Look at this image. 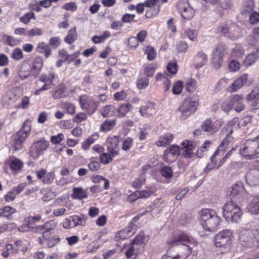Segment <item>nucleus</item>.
<instances>
[{"instance_id":"56","label":"nucleus","mask_w":259,"mask_h":259,"mask_svg":"<svg viewBox=\"0 0 259 259\" xmlns=\"http://www.w3.org/2000/svg\"><path fill=\"white\" fill-rule=\"evenodd\" d=\"M233 140V138L231 136H230L229 134H227L225 137V138L224 139L222 143L220 145L218 149L221 150H223V148L225 146L228 145L231 142V141Z\"/></svg>"},{"instance_id":"15","label":"nucleus","mask_w":259,"mask_h":259,"mask_svg":"<svg viewBox=\"0 0 259 259\" xmlns=\"http://www.w3.org/2000/svg\"><path fill=\"white\" fill-rule=\"evenodd\" d=\"M246 182L251 186L259 185V169L253 168L250 169L246 174Z\"/></svg>"},{"instance_id":"19","label":"nucleus","mask_w":259,"mask_h":259,"mask_svg":"<svg viewBox=\"0 0 259 259\" xmlns=\"http://www.w3.org/2000/svg\"><path fill=\"white\" fill-rule=\"evenodd\" d=\"M135 233V229L131 226H128L119 231L115 235L116 239H125L133 236Z\"/></svg>"},{"instance_id":"3","label":"nucleus","mask_w":259,"mask_h":259,"mask_svg":"<svg viewBox=\"0 0 259 259\" xmlns=\"http://www.w3.org/2000/svg\"><path fill=\"white\" fill-rule=\"evenodd\" d=\"M30 131V122L28 120H26L23 124L22 129L13 136L12 147L14 149L15 151L23 147L24 142L29 135Z\"/></svg>"},{"instance_id":"64","label":"nucleus","mask_w":259,"mask_h":259,"mask_svg":"<svg viewBox=\"0 0 259 259\" xmlns=\"http://www.w3.org/2000/svg\"><path fill=\"white\" fill-rule=\"evenodd\" d=\"M259 22V13L257 12L252 13L249 16V22L251 24H257Z\"/></svg>"},{"instance_id":"43","label":"nucleus","mask_w":259,"mask_h":259,"mask_svg":"<svg viewBox=\"0 0 259 259\" xmlns=\"http://www.w3.org/2000/svg\"><path fill=\"white\" fill-rule=\"evenodd\" d=\"M149 8L147 10L145 13V17L147 18H152L158 14L159 13L160 8L158 6L156 8L149 7Z\"/></svg>"},{"instance_id":"34","label":"nucleus","mask_w":259,"mask_h":259,"mask_svg":"<svg viewBox=\"0 0 259 259\" xmlns=\"http://www.w3.org/2000/svg\"><path fill=\"white\" fill-rule=\"evenodd\" d=\"M244 191V187L241 182H238L231 188L230 191V195L233 196L237 195Z\"/></svg>"},{"instance_id":"52","label":"nucleus","mask_w":259,"mask_h":259,"mask_svg":"<svg viewBox=\"0 0 259 259\" xmlns=\"http://www.w3.org/2000/svg\"><path fill=\"white\" fill-rule=\"evenodd\" d=\"M149 81L147 78H141L138 80L137 85L139 89L141 90L145 88L148 84Z\"/></svg>"},{"instance_id":"62","label":"nucleus","mask_w":259,"mask_h":259,"mask_svg":"<svg viewBox=\"0 0 259 259\" xmlns=\"http://www.w3.org/2000/svg\"><path fill=\"white\" fill-rule=\"evenodd\" d=\"M18 75L21 79H25L27 78L29 75H31V72L29 70H25V67L22 66L19 72Z\"/></svg>"},{"instance_id":"61","label":"nucleus","mask_w":259,"mask_h":259,"mask_svg":"<svg viewBox=\"0 0 259 259\" xmlns=\"http://www.w3.org/2000/svg\"><path fill=\"white\" fill-rule=\"evenodd\" d=\"M145 183V179L142 178L136 179L133 182L132 186L136 189H140Z\"/></svg>"},{"instance_id":"18","label":"nucleus","mask_w":259,"mask_h":259,"mask_svg":"<svg viewBox=\"0 0 259 259\" xmlns=\"http://www.w3.org/2000/svg\"><path fill=\"white\" fill-rule=\"evenodd\" d=\"M220 30L224 36L228 37L230 39L236 40L238 39L239 37L238 30H235L232 32L230 31L228 27L226 25L220 26Z\"/></svg>"},{"instance_id":"45","label":"nucleus","mask_w":259,"mask_h":259,"mask_svg":"<svg viewBox=\"0 0 259 259\" xmlns=\"http://www.w3.org/2000/svg\"><path fill=\"white\" fill-rule=\"evenodd\" d=\"M149 127L148 125H144L142 127H139V137L140 141H143L146 139L147 136L148 134V130Z\"/></svg>"},{"instance_id":"24","label":"nucleus","mask_w":259,"mask_h":259,"mask_svg":"<svg viewBox=\"0 0 259 259\" xmlns=\"http://www.w3.org/2000/svg\"><path fill=\"white\" fill-rule=\"evenodd\" d=\"M180 154V147L176 145H173L169 147L168 149H166L164 151L163 156L164 157L165 160L169 161V160H166L167 157L169 156L176 157Z\"/></svg>"},{"instance_id":"9","label":"nucleus","mask_w":259,"mask_h":259,"mask_svg":"<svg viewBox=\"0 0 259 259\" xmlns=\"http://www.w3.org/2000/svg\"><path fill=\"white\" fill-rule=\"evenodd\" d=\"M225 46L223 44H219L216 46L212 53V62L213 66L219 69L223 63V58L225 53Z\"/></svg>"},{"instance_id":"58","label":"nucleus","mask_w":259,"mask_h":259,"mask_svg":"<svg viewBox=\"0 0 259 259\" xmlns=\"http://www.w3.org/2000/svg\"><path fill=\"white\" fill-rule=\"evenodd\" d=\"M55 175L54 172H50L47 173L45 178L42 179V182L45 184H51L54 180Z\"/></svg>"},{"instance_id":"12","label":"nucleus","mask_w":259,"mask_h":259,"mask_svg":"<svg viewBox=\"0 0 259 259\" xmlns=\"http://www.w3.org/2000/svg\"><path fill=\"white\" fill-rule=\"evenodd\" d=\"M118 143L119 137L117 136L108 137L106 140V146L108 151L113 157L118 154Z\"/></svg>"},{"instance_id":"63","label":"nucleus","mask_w":259,"mask_h":259,"mask_svg":"<svg viewBox=\"0 0 259 259\" xmlns=\"http://www.w3.org/2000/svg\"><path fill=\"white\" fill-rule=\"evenodd\" d=\"M95 141L93 136L89 137L82 144V148L84 149H88L90 146L93 144Z\"/></svg>"},{"instance_id":"59","label":"nucleus","mask_w":259,"mask_h":259,"mask_svg":"<svg viewBox=\"0 0 259 259\" xmlns=\"http://www.w3.org/2000/svg\"><path fill=\"white\" fill-rule=\"evenodd\" d=\"M52 96L56 99L64 98L66 96L65 92L64 89H59L54 92Z\"/></svg>"},{"instance_id":"25","label":"nucleus","mask_w":259,"mask_h":259,"mask_svg":"<svg viewBox=\"0 0 259 259\" xmlns=\"http://www.w3.org/2000/svg\"><path fill=\"white\" fill-rule=\"evenodd\" d=\"M255 7V3L254 0H244L242 6L241 13L245 14L251 13Z\"/></svg>"},{"instance_id":"10","label":"nucleus","mask_w":259,"mask_h":259,"mask_svg":"<svg viewBox=\"0 0 259 259\" xmlns=\"http://www.w3.org/2000/svg\"><path fill=\"white\" fill-rule=\"evenodd\" d=\"M232 232L227 230H223L217 234L215 238V244L218 247H225L230 244Z\"/></svg>"},{"instance_id":"5","label":"nucleus","mask_w":259,"mask_h":259,"mask_svg":"<svg viewBox=\"0 0 259 259\" xmlns=\"http://www.w3.org/2000/svg\"><path fill=\"white\" fill-rule=\"evenodd\" d=\"M259 236V226L255 229H242L239 233V240L241 244L246 247H251L254 238L258 239Z\"/></svg>"},{"instance_id":"53","label":"nucleus","mask_w":259,"mask_h":259,"mask_svg":"<svg viewBox=\"0 0 259 259\" xmlns=\"http://www.w3.org/2000/svg\"><path fill=\"white\" fill-rule=\"evenodd\" d=\"M210 144V142L209 140H206L204 143V145L201 146L197 150V155L199 157H201L202 156V153L207 150L208 146Z\"/></svg>"},{"instance_id":"39","label":"nucleus","mask_w":259,"mask_h":259,"mask_svg":"<svg viewBox=\"0 0 259 259\" xmlns=\"http://www.w3.org/2000/svg\"><path fill=\"white\" fill-rule=\"evenodd\" d=\"M73 191L72 196L75 198L81 199L87 198L88 196L86 191L81 188H74Z\"/></svg>"},{"instance_id":"26","label":"nucleus","mask_w":259,"mask_h":259,"mask_svg":"<svg viewBox=\"0 0 259 259\" xmlns=\"http://www.w3.org/2000/svg\"><path fill=\"white\" fill-rule=\"evenodd\" d=\"M259 58V51L256 50L248 54L245 58L244 63L246 66H249L253 64Z\"/></svg>"},{"instance_id":"23","label":"nucleus","mask_w":259,"mask_h":259,"mask_svg":"<svg viewBox=\"0 0 259 259\" xmlns=\"http://www.w3.org/2000/svg\"><path fill=\"white\" fill-rule=\"evenodd\" d=\"M174 139V135L170 133H166L159 137V140L156 142V145L158 146H164L170 144Z\"/></svg>"},{"instance_id":"29","label":"nucleus","mask_w":259,"mask_h":259,"mask_svg":"<svg viewBox=\"0 0 259 259\" xmlns=\"http://www.w3.org/2000/svg\"><path fill=\"white\" fill-rule=\"evenodd\" d=\"M116 124V120H106L100 126V131L102 132L109 131L112 130Z\"/></svg>"},{"instance_id":"7","label":"nucleus","mask_w":259,"mask_h":259,"mask_svg":"<svg viewBox=\"0 0 259 259\" xmlns=\"http://www.w3.org/2000/svg\"><path fill=\"white\" fill-rule=\"evenodd\" d=\"M49 145V142L44 139L37 140L33 143L29 150V155L34 159H37L42 155Z\"/></svg>"},{"instance_id":"22","label":"nucleus","mask_w":259,"mask_h":259,"mask_svg":"<svg viewBox=\"0 0 259 259\" xmlns=\"http://www.w3.org/2000/svg\"><path fill=\"white\" fill-rule=\"evenodd\" d=\"M194 148L193 142L191 141L185 140L182 143V149L184 151V155L186 158H190L192 156V151Z\"/></svg>"},{"instance_id":"55","label":"nucleus","mask_w":259,"mask_h":259,"mask_svg":"<svg viewBox=\"0 0 259 259\" xmlns=\"http://www.w3.org/2000/svg\"><path fill=\"white\" fill-rule=\"evenodd\" d=\"M161 175L166 179H169L171 177L172 171L171 168L169 167H163L161 169Z\"/></svg>"},{"instance_id":"41","label":"nucleus","mask_w":259,"mask_h":259,"mask_svg":"<svg viewBox=\"0 0 259 259\" xmlns=\"http://www.w3.org/2000/svg\"><path fill=\"white\" fill-rule=\"evenodd\" d=\"M61 108L66 111L68 114H73L75 112V107L73 104L69 102H62Z\"/></svg>"},{"instance_id":"42","label":"nucleus","mask_w":259,"mask_h":259,"mask_svg":"<svg viewBox=\"0 0 259 259\" xmlns=\"http://www.w3.org/2000/svg\"><path fill=\"white\" fill-rule=\"evenodd\" d=\"M31 19L35 20L34 14L32 12H29L25 14L23 16L20 17L19 20L21 22H22L25 24H28L31 20Z\"/></svg>"},{"instance_id":"38","label":"nucleus","mask_w":259,"mask_h":259,"mask_svg":"<svg viewBox=\"0 0 259 259\" xmlns=\"http://www.w3.org/2000/svg\"><path fill=\"white\" fill-rule=\"evenodd\" d=\"M16 212V209L10 206L0 208V216L8 218Z\"/></svg>"},{"instance_id":"27","label":"nucleus","mask_w":259,"mask_h":259,"mask_svg":"<svg viewBox=\"0 0 259 259\" xmlns=\"http://www.w3.org/2000/svg\"><path fill=\"white\" fill-rule=\"evenodd\" d=\"M36 51L38 53L43 54L46 58L50 56L51 49L49 46L44 42H39L36 48Z\"/></svg>"},{"instance_id":"32","label":"nucleus","mask_w":259,"mask_h":259,"mask_svg":"<svg viewBox=\"0 0 259 259\" xmlns=\"http://www.w3.org/2000/svg\"><path fill=\"white\" fill-rule=\"evenodd\" d=\"M237 205L232 201H229L226 203L223 206V215L226 218L229 215L228 213H231L234 211V209L237 207Z\"/></svg>"},{"instance_id":"51","label":"nucleus","mask_w":259,"mask_h":259,"mask_svg":"<svg viewBox=\"0 0 259 259\" xmlns=\"http://www.w3.org/2000/svg\"><path fill=\"white\" fill-rule=\"evenodd\" d=\"M12 57L16 60H19L23 58V52L20 48L15 49L12 53Z\"/></svg>"},{"instance_id":"17","label":"nucleus","mask_w":259,"mask_h":259,"mask_svg":"<svg viewBox=\"0 0 259 259\" xmlns=\"http://www.w3.org/2000/svg\"><path fill=\"white\" fill-rule=\"evenodd\" d=\"M195 67L199 68L203 67L207 62V56L202 51L198 52L194 57Z\"/></svg>"},{"instance_id":"33","label":"nucleus","mask_w":259,"mask_h":259,"mask_svg":"<svg viewBox=\"0 0 259 259\" xmlns=\"http://www.w3.org/2000/svg\"><path fill=\"white\" fill-rule=\"evenodd\" d=\"M185 85L188 92L193 93L197 88V81L194 78H190L187 80Z\"/></svg>"},{"instance_id":"16","label":"nucleus","mask_w":259,"mask_h":259,"mask_svg":"<svg viewBox=\"0 0 259 259\" xmlns=\"http://www.w3.org/2000/svg\"><path fill=\"white\" fill-rule=\"evenodd\" d=\"M247 78L248 75L247 74H243L232 83L231 85L229 88V91L231 92L237 91L246 83Z\"/></svg>"},{"instance_id":"49","label":"nucleus","mask_w":259,"mask_h":259,"mask_svg":"<svg viewBox=\"0 0 259 259\" xmlns=\"http://www.w3.org/2000/svg\"><path fill=\"white\" fill-rule=\"evenodd\" d=\"M176 48L179 52H185L187 50L188 45L185 41H179L176 44Z\"/></svg>"},{"instance_id":"44","label":"nucleus","mask_w":259,"mask_h":259,"mask_svg":"<svg viewBox=\"0 0 259 259\" xmlns=\"http://www.w3.org/2000/svg\"><path fill=\"white\" fill-rule=\"evenodd\" d=\"M183 87L182 81L178 80L174 84L172 89V93L175 95H179L181 94Z\"/></svg>"},{"instance_id":"28","label":"nucleus","mask_w":259,"mask_h":259,"mask_svg":"<svg viewBox=\"0 0 259 259\" xmlns=\"http://www.w3.org/2000/svg\"><path fill=\"white\" fill-rule=\"evenodd\" d=\"M228 214L229 215L226 218V220L234 222H237L241 218L242 212L241 209L237 206V207L234 209V211L232 212L231 213H228Z\"/></svg>"},{"instance_id":"30","label":"nucleus","mask_w":259,"mask_h":259,"mask_svg":"<svg viewBox=\"0 0 259 259\" xmlns=\"http://www.w3.org/2000/svg\"><path fill=\"white\" fill-rule=\"evenodd\" d=\"M77 37L76 27H74L68 31L67 36L64 38V41L68 44H71L77 39Z\"/></svg>"},{"instance_id":"20","label":"nucleus","mask_w":259,"mask_h":259,"mask_svg":"<svg viewBox=\"0 0 259 259\" xmlns=\"http://www.w3.org/2000/svg\"><path fill=\"white\" fill-rule=\"evenodd\" d=\"M247 209L252 214H257L259 212V196H254L248 204Z\"/></svg>"},{"instance_id":"31","label":"nucleus","mask_w":259,"mask_h":259,"mask_svg":"<svg viewBox=\"0 0 259 259\" xmlns=\"http://www.w3.org/2000/svg\"><path fill=\"white\" fill-rule=\"evenodd\" d=\"M116 110L114 105H106L100 109V112L104 117H109L114 114V111Z\"/></svg>"},{"instance_id":"54","label":"nucleus","mask_w":259,"mask_h":259,"mask_svg":"<svg viewBox=\"0 0 259 259\" xmlns=\"http://www.w3.org/2000/svg\"><path fill=\"white\" fill-rule=\"evenodd\" d=\"M42 33V31L40 28H34L27 31V34L28 36L33 37L34 36H39Z\"/></svg>"},{"instance_id":"47","label":"nucleus","mask_w":259,"mask_h":259,"mask_svg":"<svg viewBox=\"0 0 259 259\" xmlns=\"http://www.w3.org/2000/svg\"><path fill=\"white\" fill-rule=\"evenodd\" d=\"M133 144V140L131 137L126 138L123 142L122 149L124 151H128Z\"/></svg>"},{"instance_id":"13","label":"nucleus","mask_w":259,"mask_h":259,"mask_svg":"<svg viewBox=\"0 0 259 259\" xmlns=\"http://www.w3.org/2000/svg\"><path fill=\"white\" fill-rule=\"evenodd\" d=\"M221 125V121L216 120L212 123L210 119H207L202 123L201 128L205 132L213 134L219 130Z\"/></svg>"},{"instance_id":"60","label":"nucleus","mask_w":259,"mask_h":259,"mask_svg":"<svg viewBox=\"0 0 259 259\" xmlns=\"http://www.w3.org/2000/svg\"><path fill=\"white\" fill-rule=\"evenodd\" d=\"M41 219L40 215L35 216H29L25 219V222L28 225L32 224L35 222H38Z\"/></svg>"},{"instance_id":"48","label":"nucleus","mask_w":259,"mask_h":259,"mask_svg":"<svg viewBox=\"0 0 259 259\" xmlns=\"http://www.w3.org/2000/svg\"><path fill=\"white\" fill-rule=\"evenodd\" d=\"M185 33L191 40L195 41L196 40L198 36V32L196 30L188 29L185 31Z\"/></svg>"},{"instance_id":"46","label":"nucleus","mask_w":259,"mask_h":259,"mask_svg":"<svg viewBox=\"0 0 259 259\" xmlns=\"http://www.w3.org/2000/svg\"><path fill=\"white\" fill-rule=\"evenodd\" d=\"M145 53L147 55V59L149 61L153 60L156 56V53L153 48L148 46L145 50Z\"/></svg>"},{"instance_id":"8","label":"nucleus","mask_w":259,"mask_h":259,"mask_svg":"<svg viewBox=\"0 0 259 259\" xmlns=\"http://www.w3.org/2000/svg\"><path fill=\"white\" fill-rule=\"evenodd\" d=\"M79 104L81 108L86 111L90 115L93 114L96 111L99 105L93 98L89 97L85 95L79 97Z\"/></svg>"},{"instance_id":"2","label":"nucleus","mask_w":259,"mask_h":259,"mask_svg":"<svg viewBox=\"0 0 259 259\" xmlns=\"http://www.w3.org/2000/svg\"><path fill=\"white\" fill-rule=\"evenodd\" d=\"M240 153L248 159L259 157V136L246 140L240 149Z\"/></svg>"},{"instance_id":"11","label":"nucleus","mask_w":259,"mask_h":259,"mask_svg":"<svg viewBox=\"0 0 259 259\" xmlns=\"http://www.w3.org/2000/svg\"><path fill=\"white\" fill-rule=\"evenodd\" d=\"M178 9L181 16L186 20H190L195 15L194 9L188 2H180L178 4Z\"/></svg>"},{"instance_id":"6","label":"nucleus","mask_w":259,"mask_h":259,"mask_svg":"<svg viewBox=\"0 0 259 259\" xmlns=\"http://www.w3.org/2000/svg\"><path fill=\"white\" fill-rule=\"evenodd\" d=\"M199 103L197 101L193 100L191 98L185 99L178 108L180 113L179 117L181 120H185L195 112Z\"/></svg>"},{"instance_id":"35","label":"nucleus","mask_w":259,"mask_h":259,"mask_svg":"<svg viewBox=\"0 0 259 259\" xmlns=\"http://www.w3.org/2000/svg\"><path fill=\"white\" fill-rule=\"evenodd\" d=\"M57 226V223L54 220H51L45 223L42 226H39L37 230L42 231L43 230L50 231L54 229Z\"/></svg>"},{"instance_id":"21","label":"nucleus","mask_w":259,"mask_h":259,"mask_svg":"<svg viewBox=\"0 0 259 259\" xmlns=\"http://www.w3.org/2000/svg\"><path fill=\"white\" fill-rule=\"evenodd\" d=\"M42 61L40 58H35L32 62V67L30 70L31 75L34 77L37 76L42 68Z\"/></svg>"},{"instance_id":"1","label":"nucleus","mask_w":259,"mask_h":259,"mask_svg":"<svg viewBox=\"0 0 259 259\" xmlns=\"http://www.w3.org/2000/svg\"><path fill=\"white\" fill-rule=\"evenodd\" d=\"M201 225L203 229L209 232H215L219 229L221 218L212 209H202L199 212Z\"/></svg>"},{"instance_id":"4","label":"nucleus","mask_w":259,"mask_h":259,"mask_svg":"<svg viewBox=\"0 0 259 259\" xmlns=\"http://www.w3.org/2000/svg\"><path fill=\"white\" fill-rule=\"evenodd\" d=\"M243 98L241 95H234L229 96L222 104V110L228 112L232 108L237 112H240L244 109L243 103Z\"/></svg>"},{"instance_id":"50","label":"nucleus","mask_w":259,"mask_h":259,"mask_svg":"<svg viewBox=\"0 0 259 259\" xmlns=\"http://www.w3.org/2000/svg\"><path fill=\"white\" fill-rule=\"evenodd\" d=\"M112 157H113L110 153H104L101 155L100 161L102 163L106 164L112 160Z\"/></svg>"},{"instance_id":"57","label":"nucleus","mask_w":259,"mask_h":259,"mask_svg":"<svg viewBox=\"0 0 259 259\" xmlns=\"http://www.w3.org/2000/svg\"><path fill=\"white\" fill-rule=\"evenodd\" d=\"M233 3L231 0H224L220 3V8L224 10H229L232 8Z\"/></svg>"},{"instance_id":"37","label":"nucleus","mask_w":259,"mask_h":259,"mask_svg":"<svg viewBox=\"0 0 259 259\" xmlns=\"http://www.w3.org/2000/svg\"><path fill=\"white\" fill-rule=\"evenodd\" d=\"M253 36L247 37L248 41L251 46H254L256 42L259 41V27L253 29Z\"/></svg>"},{"instance_id":"40","label":"nucleus","mask_w":259,"mask_h":259,"mask_svg":"<svg viewBox=\"0 0 259 259\" xmlns=\"http://www.w3.org/2000/svg\"><path fill=\"white\" fill-rule=\"evenodd\" d=\"M131 107L132 105L130 104H125L120 105L118 108L116 109L117 112L118 113V116L119 117L125 116L130 110Z\"/></svg>"},{"instance_id":"14","label":"nucleus","mask_w":259,"mask_h":259,"mask_svg":"<svg viewBox=\"0 0 259 259\" xmlns=\"http://www.w3.org/2000/svg\"><path fill=\"white\" fill-rule=\"evenodd\" d=\"M155 103L152 102H147L144 106L139 109L140 115L144 117L149 118L155 113Z\"/></svg>"},{"instance_id":"36","label":"nucleus","mask_w":259,"mask_h":259,"mask_svg":"<svg viewBox=\"0 0 259 259\" xmlns=\"http://www.w3.org/2000/svg\"><path fill=\"white\" fill-rule=\"evenodd\" d=\"M10 166L13 171H18L23 166V163L18 159L12 158L9 162Z\"/></svg>"}]
</instances>
